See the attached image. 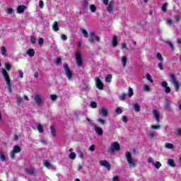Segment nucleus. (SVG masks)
Returning a JSON list of instances; mask_svg holds the SVG:
<instances>
[{
	"mask_svg": "<svg viewBox=\"0 0 181 181\" xmlns=\"http://www.w3.org/2000/svg\"><path fill=\"white\" fill-rule=\"evenodd\" d=\"M90 8L91 12L94 13L95 12V11H97V7H95V5L94 4L90 5Z\"/></svg>",
	"mask_w": 181,
	"mask_h": 181,
	"instance_id": "45",
	"label": "nucleus"
},
{
	"mask_svg": "<svg viewBox=\"0 0 181 181\" xmlns=\"http://www.w3.org/2000/svg\"><path fill=\"white\" fill-rule=\"evenodd\" d=\"M35 101L37 105H42L43 100H42V98H40V95H39V93L35 94Z\"/></svg>",
	"mask_w": 181,
	"mask_h": 181,
	"instance_id": "16",
	"label": "nucleus"
},
{
	"mask_svg": "<svg viewBox=\"0 0 181 181\" xmlns=\"http://www.w3.org/2000/svg\"><path fill=\"white\" fill-rule=\"evenodd\" d=\"M151 129H159L160 128V126L159 124L157 125H151Z\"/></svg>",
	"mask_w": 181,
	"mask_h": 181,
	"instance_id": "46",
	"label": "nucleus"
},
{
	"mask_svg": "<svg viewBox=\"0 0 181 181\" xmlns=\"http://www.w3.org/2000/svg\"><path fill=\"white\" fill-rule=\"evenodd\" d=\"M30 41L33 45H35V43H36V37H35V35H31L30 37Z\"/></svg>",
	"mask_w": 181,
	"mask_h": 181,
	"instance_id": "36",
	"label": "nucleus"
},
{
	"mask_svg": "<svg viewBox=\"0 0 181 181\" xmlns=\"http://www.w3.org/2000/svg\"><path fill=\"white\" fill-rule=\"evenodd\" d=\"M125 155H126L127 163H129V165H132V166L135 168V166H136V163H135V161L132 160V154H131L129 151H126Z\"/></svg>",
	"mask_w": 181,
	"mask_h": 181,
	"instance_id": "4",
	"label": "nucleus"
},
{
	"mask_svg": "<svg viewBox=\"0 0 181 181\" xmlns=\"http://www.w3.org/2000/svg\"><path fill=\"white\" fill-rule=\"evenodd\" d=\"M112 45L113 47H117V46H118V37L116 35L113 36Z\"/></svg>",
	"mask_w": 181,
	"mask_h": 181,
	"instance_id": "18",
	"label": "nucleus"
},
{
	"mask_svg": "<svg viewBox=\"0 0 181 181\" xmlns=\"http://www.w3.org/2000/svg\"><path fill=\"white\" fill-rule=\"evenodd\" d=\"M175 134H177V135H179V136H181V128H178L175 130Z\"/></svg>",
	"mask_w": 181,
	"mask_h": 181,
	"instance_id": "52",
	"label": "nucleus"
},
{
	"mask_svg": "<svg viewBox=\"0 0 181 181\" xmlns=\"http://www.w3.org/2000/svg\"><path fill=\"white\" fill-rule=\"evenodd\" d=\"M49 131L52 136H56V128L54 127V126H50Z\"/></svg>",
	"mask_w": 181,
	"mask_h": 181,
	"instance_id": "24",
	"label": "nucleus"
},
{
	"mask_svg": "<svg viewBox=\"0 0 181 181\" xmlns=\"http://www.w3.org/2000/svg\"><path fill=\"white\" fill-rule=\"evenodd\" d=\"M98 122H99L102 125H105V120L103 119H98Z\"/></svg>",
	"mask_w": 181,
	"mask_h": 181,
	"instance_id": "48",
	"label": "nucleus"
},
{
	"mask_svg": "<svg viewBox=\"0 0 181 181\" xmlns=\"http://www.w3.org/2000/svg\"><path fill=\"white\" fill-rule=\"evenodd\" d=\"M45 43V40L42 37L39 38L38 40V44L39 45H43Z\"/></svg>",
	"mask_w": 181,
	"mask_h": 181,
	"instance_id": "56",
	"label": "nucleus"
},
{
	"mask_svg": "<svg viewBox=\"0 0 181 181\" xmlns=\"http://www.w3.org/2000/svg\"><path fill=\"white\" fill-rule=\"evenodd\" d=\"M174 19L175 22H179V21H180V16H177V15L174 16Z\"/></svg>",
	"mask_w": 181,
	"mask_h": 181,
	"instance_id": "55",
	"label": "nucleus"
},
{
	"mask_svg": "<svg viewBox=\"0 0 181 181\" xmlns=\"http://www.w3.org/2000/svg\"><path fill=\"white\" fill-rule=\"evenodd\" d=\"M153 165L156 169H159L162 166V163L159 161H156V163H153Z\"/></svg>",
	"mask_w": 181,
	"mask_h": 181,
	"instance_id": "28",
	"label": "nucleus"
},
{
	"mask_svg": "<svg viewBox=\"0 0 181 181\" xmlns=\"http://www.w3.org/2000/svg\"><path fill=\"white\" fill-rule=\"evenodd\" d=\"M0 160L1 162H5L6 160V157L2 151H0Z\"/></svg>",
	"mask_w": 181,
	"mask_h": 181,
	"instance_id": "31",
	"label": "nucleus"
},
{
	"mask_svg": "<svg viewBox=\"0 0 181 181\" xmlns=\"http://www.w3.org/2000/svg\"><path fill=\"white\" fill-rule=\"evenodd\" d=\"M157 59L159 62H163V57H162V54H160V52L157 53Z\"/></svg>",
	"mask_w": 181,
	"mask_h": 181,
	"instance_id": "37",
	"label": "nucleus"
},
{
	"mask_svg": "<svg viewBox=\"0 0 181 181\" xmlns=\"http://www.w3.org/2000/svg\"><path fill=\"white\" fill-rule=\"evenodd\" d=\"M95 132L99 136H102L104 134L101 127H95Z\"/></svg>",
	"mask_w": 181,
	"mask_h": 181,
	"instance_id": "19",
	"label": "nucleus"
},
{
	"mask_svg": "<svg viewBox=\"0 0 181 181\" xmlns=\"http://www.w3.org/2000/svg\"><path fill=\"white\" fill-rule=\"evenodd\" d=\"M90 107H91V108H97V103L91 102L90 103Z\"/></svg>",
	"mask_w": 181,
	"mask_h": 181,
	"instance_id": "49",
	"label": "nucleus"
},
{
	"mask_svg": "<svg viewBox=\"0 0 181 181\" xmlns=\"http://www.w3.org/2000/svg\"><path fill=\"white\" fill-rule=\"evenodd\" d=\"M44 166H45V168H50V166H52V164H50V163L45 161L44 163Z\"/></svg>",
	"mask_w": 181,
	"mask_h": 181,
	"instance_id": "57",
	"label": "nucleus"
},
{
	"mask_svg": "<svg viewBox=\"0 0 181 181\" xmlns=\"http://www.w3.org/2000/svg\"><path fill=\"white\" fill-rule=\"evenodd\" d=\"M105 81H106V83H111V81H112V75L107 74L105 78Z\"/></svg>",
	"mask_w": 181,
	"mask_h": 181,
	"instance_id": "26",
	"label": "nucleus"
},
{
	"mask_svg": "<svg viewBox=\"0 0 181 181\" xmlns=\"http://www.w3.org/2000/svg\"><path fill=\"white\" fill-rule=\"evenodd\" d=\"M168 8V3H164L161 7L163 12H166Z\"/></svg>",
	"mask_w": 181,
	"mask_h": 181,
	"instance_id": "41",
	"label": "nucleus"
},
{
	"mask_svg": "<svg viewBox=\"0 0 181 181\" xmlns=\"http://www.w3.org/2000/svg\"><path fill=\"white\" fill-rule=\"evenodd\" d=\"M37 127V129L38 131V132H40V134H42L44 132V129H43V126L40 124V123H37L36 124Z\"/></svg>",
	"mask_w": 181,
	"mask_h": 181,
	"instance_id": "21",
	"label": "nucleus"
},
{
	"mask_svg": "<svg viewBox=\"0 0 181 181\" xmlns=\"http://www.w3.org/2000/svg\"><path fill=\"white\" fill-rule=\"evenodd\" d=\"M122 65L123 67H125L127 66V62H128V58L127 56H123L121 59Z\"/></svg>",
	"mask_w": 181,
	"mask_h": 181,
	"instance_id": "20",
	"label": "nucleus"
},
{
	"mask_svg": "<svg viewBox=\"0 0 181 181\" xmlns=\"http://www.w3.org/2000/svg\"><path fill=\"white\" fill-rule=\"evenodd\" d=\"M77 156V155L76 154V153L74 152H71L69 154V159H71L72 160H74V159H76V157Z\"/></svg>",
	"mask_w": 181,
	"mask_h": 181,
	"instance_id": "34",
	"label": "nucleus"
},
{
	"mask_svg": "<svg viewBox=\"0 0 181 181\" xmlns=\"http://www.w3.org/2000/svg\"><path fill=\"white\" fill-rule=\"evenodd\" d=\"M119 100L121 101H125V100H127V94L126 93H122L120 96H119Z\"/></svg>",
	"mask_w": 181,
	"mask_h": 181,
	"instance_id": "38",
	"label": "nucleus"
},
{
	"mask_svg": "<svg viewBox=\"0 0 181 181\" xmlns=\"http://www.w3.org/2000/svg\"><path fill=\"white\" fill-rule=\"evenodd\" d=\"M51 100L52 101H56L57 100V95L54 94L51 95Z\"/></svg>",
	"mask_w": 181,
	"mask_h": 181,
	"instance_id": "50",
	"label": "nucleus"
},
{
	"mask_svg": "<svg viewBox=\"0 0 181 181\" xmlns=\"http://www.w3.org/2000/svg\"><path fill=\"white\" fill-rule=\"evenodd\" d=\"M161 87H163V88H165V93L166 94H169V93H170V87L168 86V82L166 81H163L161 83Z\"/></svg>",
	"mask_w": 181,
	"mask_h": 181,
	"instance_id": "12",
	"label": "nucleus"
},
{
	"mask_svg": "<svg viewBox=\"0 0 181 181\" xmlns=\"http://www.w3.org/2000/svg\"><path fill=\"white\" fill-rule=\"evenodd\" d=\"M27 54H28L30 57H33V56H35V49H29L27 52Z\"/></svg>",
	"mask_w": 181,
	"mask_h": 181,
	"instance_id": "27",
	"label": "nucleus"
},
{
	"mask_svg": "<svg viewBox=\"0 0 181 181\" xmlns=\"http://www.w3.org/2000/svg\"><path fill=\"white\" fill-rule=\"evenodd\" d=\"M25 9H26V6L21 5L17 8L18 13H23L25 12Z\"/></svg>",
	"mask_w": 181,
	"mask_h": 181,
	"instance_id": "17",
	"label": "nucleus"
},
{
	"mask_svg": "<svg viewBox=\"0 0 181 181\" xmlns=\"http://www.w3.org/2000/svg\"><path fill=\"white\" fill-rule=\"evenodd\" d=\"M76 65L78 67H81L83 66V59H81V54L77 51L75 54Z\"/></svg>",
	"mask_w": 181,
	"mask_h": 181,
	"instance_id": "8",
	"label": "nucleus"
},
{
	"mask_svg": "<svg viewBox=\"0 0 181 181\" xmlns=\"http://www.w3.org/2000/svg\"><path fill=\"white\" fill-rule=\"evenodd\" d=\"M168 163L170 166H171V168H175V166H176V163H175V160L170 158L168 160Z\"/></svg>",
	"mask_w": 181,
	"mask_h": 181,
	"instance_id": "23",
	"label": "nucleus"
},
{
	"mask_svg": "<svg viewBox=\"0 0 181 181\" xmlns=\"http://www.w3.org/2000/svg\"><path fill=\"white\" fill-rule=\"evenodd\" d=\"M52 29L54 30V32H57L59 28V23L57 21H54L53 25H52Z\"/></svg>",
	"mask_w": 181,
	"mask_h": 181,
	"instance_id": "25",
	"label": "nucleus"
},
{
	"mask_svg": "<svg viewBox=\"0 0 181 181\" xmlns=\"http://www.w3.org/2000/svg\"><path fill=\"white\" fill-rule=\"evenodd\" d=\"M5 69H1V73L3 74V77L6 81V85L7 86V90L9 93V94L12 93V85L11 84V77H9V74H8V71H11V69H12V65L8 63H6L4 64Z\"/></svg>",
	"mask_w": 181,
	"mask_h": 181,
	"instance_id": "1",
	"label": "nucleus"
},
{
	"mask_svg": "<svg viewBox=\"0 0 181 181\" xmlns=\"http://www.w3.org/2000/svg\"><path fill=\"white\" fill-rule=\"evenodd\" d=\"M146 77L147 78V80H148V81H150V83H153V79H152V76H151V74H146Z\"/></svg>",
	"mask_w": 181,
	"mask_h": 181,
	"instance_id": "40",
	"label": "nucleus"
},
{
	"mask_svg": "<svg viewBox=\"0 0 181 181\" xmlns=\"http://www.w3.org/2000/svg\"><path fill=\"white\" fill-rule=\"evenodd\" d=\"M43 5H44V3H43V1L40 0L39 1V6L41 9H43Z\"/></svg>",
	"mask_w": 181,
	"mask_h": 181,
	"instance_id": "62",
	"label": "nucleus"
},
{
	"mask_svg": "<svg viewBox=\"0 0 181 181\" xmlns=\"http://www.w3.org/2000/svg\"><path fill=\"white\" fill-rule=\"evenodd\" d=\"M1 49L2 55L6 57L8 56V54L6 53V48H5V46H2Z\"/></svg>",
	"mask_w": 181,
	"mask_h": 181,
	"instance_id": "32",
	"label": "nucleus"
},
{
	"mask_svg": "<svg viewBox=\"0 0 181 181\" xmlns=\"http://www.w3.org/2000/svg\"><path fill=\"white\" fill-rule=\"evenodd\" d=\"M115 112L117 113L118 115H119V114H122V109L120 107H117Z\"/></svg>",
	"mask_w": 181,
	"mask_h": 181,
	"instance_id": "47",
	"label": "nucleus"
},
{
	"mask_svg": "<svg viewBox=\"0 0 181 181\" xmlns=\"http://www.w3.org/2000/svg\"><path fill=\"white\" fill-rule=\"evenodd\" d=\"M22 101H23L22 98L19 97V95H17L16 103H17V105H18V107H23V105H22Z\"/></svg>",
	"mask_w": 181,
	"mask_h": 181,
	"instance_id": "22",
	"label": "nucleus"
},
{
	"mask_svg": "<svg viewBox=\"0 0 181 181\" xmlns=\"http://www.w3.org/2000/svg\"><path fill=\"white\" fill-rule=\"evenodd\" d=\"M165 147L167 148V149H173V144L167 143L165 144Z\"/></svg>",
	"mask_w": 181,
	"mask_h": 181,
	"instance_id": "39",
	"label": "nucleus"
},
{
	"mask_svg": "<svg viewBox=\"0 0 181 181\" xmlns=\"http://www.w3.org/2000/svg\"><path fill=\"white\" fill-rule=\"evenodd\" d=\"M148 136L149 138H155V136H157V134L153 132H150Z\"/></svg>",
	"mask_w": 181,
	"mask_h": 181,
	"instance_id": "53",
	"label": "nucleus"
},
{
	"mask_svg": "<svg viewBox=\"0 0 181 181\" xmlns=\"http://www.w3.org/2000/svg\"><path fill=\"white\" fill-rule=\"evenodd\" d=\"M99 114L102 117H108V110L105 109V107H100L99 109Z\"/></svg>",
	"mask_w": 181,
	"mask_h": 181,
	"instance_id": "15",
	"label": "nucleus"
},
{
	"mask_svg": "<svg viewBox=\"0 0 181 181\" xmlns=\"http://www.w3.org/2000/svg\"><path fill=\"white\" fill-rule=\"evenodd\" d=\"M170 77L171 78V83L175 87V90L176 93L179 91V88H180V85H179V81H177V79L176 78V75L175 74H170Z\"/></svg>",
	"mask_w": 181,
	"mask_h": 181,
	"instance_id": "2",
	"label": "nucleus"
},
{
	"mask_svg": "<svg viewBox=\"0 0 181 181\" xmlns=\"http://www.w3.org/2000/svg\"><path fill=\"white\" fill-rule=\"evenodd\" d=\"M22 151V148H21V146H14L13 148L12 151L10 153V158L11 159H15L16 153H19V152H21Z\"/></svg>",
	"mask_w": 181,
	"mask_h": 181,
	"instance_id": "5",
	"label": "nucleus"
},
{
	"mask_svg": "<svg viewBox=\"0 0 181 181\" xmlns=\"http://www.w3.org/2000/svg\"><path fill=\"white\" fill-rule=\"evenodd\" d=\"M94 40L95 42H100V37H98V35H95V33H94V32H90L89 39V42L90 43V45H93V43H94Z\"/></svg>",
	"mask_w": 181,
	"mask_h": 181,
	"instance_id": "7",
	"label": "nucleus"
},
{
	"mask_svg": "<svg viewBox=\"0 0 181 181\" xmlns=\"http://www.w3.org/2000/svg\"><path fill=\"white\" fill-rule=\"evenodd\" d=\"M13 13V9H12L11 8H7V13L8 15H12Z\"/></svg>",
	"mask_w": 181,
	"mask_h": 181,
	"instance_id": "54",
	"label": "nucleus"
},
{
	"mask_svg": "<svg viewBox=\"0 0 181 181\" xmlns=\"http://www.w3.org/2000/svg\"><path fill=\"white\" fill-rule=\"evenodd\" d=\"M78 155V158H80V159H83L84 158V156H86V155H87V150H86V148H78L76 151Z\"/></svg>",
	"mask_w": 181,
	"mask_h": 181,
	"instance_id": "10",
	"label": "nucleus"
},
{
	"mask_svg": "<svg viewBox=\"0 0 181 181\" xmlns=\"http://www.w3.org/2000/svg\"><path fill=\"white\" fill-rule=\"evenodd\" d=\"M61 39L62 40H67V35H64V34H62L61 35Z\"/></svg>",
	"mask_w": 181,
	"mask_h": 181,
	"instance_id": "60",
	"label": "nucleus"
},
{
	"mask_svg": "<svg viewBox=\"0 0 181 181\" xmlns=\"http://www.w3.org/2000/svg\"><path fill=\"white\" fill-rule=\"evenodd\" d=\"M83 8L84 9H88V0H84Z\"/></svg>",
	"mask_w": 181,
	"mask_h": 181,
	"instance_id": "43",
	"label": "nucleus"
},
{
	"mask_svg": "<svg viewBox=\"0 0 181 181\" xmlns=\"http://www.w3.org/2000/svg\"><path fill=\"white\" fill-rule=\"evenodd\" d=\"M132 95H134V90H132V88H129L128 96L129 97V98H131Z\"/></svg>",
	"mask_w": 181,
	"mask_h": 181,
	"instance_id": "42",
	"label": "nucleus"
},
{
	"mask_svg": "<svg viewBox=\"0 0 181 181\" xmlns=\"http://www.w3.org/2000/svg\"><path fill=\"white\" fill-rule=\"evenodd\" d=\"M134 108L136 112H139V111H141V106H139L138 103L134 105Z\"/></svg>",
	"mask_w": 181,
	"mask_h": 181,
	"instance_id": "29",
	"label": "nucleus"
},
{
	"mask_svg": "<svg viewBox=\"0 0 181 181\" xmlns=\"http://www.w3.org/2000/svg\"><path fill=\"white\" fill-rule=\"evenodd\" d=\"M64 69L68 80H71V78H73V72H71V70L67 64H64Z\"/></svg>",
	"mask_w": 181,
	"mask_h": 181,
	"instance_id": "3",
	"label": "nucleus"
},
{
	"mask_svg": "<svg viewBox=\"0 0 181 181\" xmlns=\"http://www.w3.org/2000/svg\"><path fill=\"white\" fill-rule=\"evenodd\" d=\"M81 32H82V34L83 35V37L87 39V37H88V32H87V30H86L85 29H81Z\"/></svg>",
	"mask_w": 181,
	"mask_h": 181,
	"instance_id": "35",
	"label": "nucleus"
},
{
	"mask_svg": "<svg viewBox=\"0 0 181 181\" xmlns=\"http://www.w3.org/2000/svg\"><path fill=\"white\" fill-rule=\"evenodd\" d=\"M165 110L170 109V105L169 102L167 101V103H165Z\"/></svg>",
	"mask_w": 181,
	"mask_h": 181,
	"instance_id": "59",
	"label": "nucleus"
},
{
	"mask_svg": "<svg viewBox=\"0 0 181 181\" xmlns=\"http://www.w3.org/2000/svg\"><path fill=\"white\" fill-rule=\"evenodd\" d=\"M60 62H62V58L59 57L56 59V61L54 62L55 64H59V63H60Z\"/></svg>",
	"mask_w": 181,
	"mask_h": 181,
	"instance_id": "63",
	"label": "nucleus"
},
{
	"mask_svg": "<svg viewBox=\"0 0 181 181\" xmlns=\"http://www.w3.org/2000/svg\"><path fill=\"white\" fill-rule=\"evenodd\" d=\"M114 9V5L111 3H110L108 7H107V12H109V13H111V12H112V10Z\"/></svg>",
	"mask_w": 181,
	"mask_h": 181,
	"instance_id": "33",
	"label": "nucleus"
},
{
	"mask_svg": "<svg viewBox=\"0 0 181 181\" xmlns=\"http://www.w3.org/2000/svg\"><path fill=\"white\" fill-rule=\"evenodd\" d=\"M95 86H96V88H98V90H104V83H103V81H101V79L100 78V77H96L95 78Z\"/></svg>",
	"mask_w": 181,
	"mask_h": 181,
	"instance_id": "9",
	"label": "nucleus"
},
{
	"mask_svg": "<svg viewBox=\"0 0 181 181\" xmlns=\"http://www.w3.org/2000/svg\"><path fill=\"white\" fill-rule=\"evenodd\" d=\"M88 151H90V152H94V151H95V145L92 144L90 146Z\"/></svg>",
	"mask_w": 181,
	"mask_h": 181,
	"instance_id": "44",
	"label": "nucleus"
},
{
	"mask_svg": "<svg viewBox=\"0 0 181 181\" xmlns=\"http://www.w3.org/2000/svg\"><path fill=\"white\" fill-rule=\"evenodd\" d=\"M26 173L28 175H34L35 174V168H27Z\"/></svg>",
	"mask_w": 181,
	"mask_h": 181,
	"instance_id": "30",
	"label": "nucleus"
},
{
	"mask_svg": "<svg viewBox=\"0 0 181 181\" xmlns=\"http://www.w3.org/2000/svg\"><path fill=\"white\" fill-rule=\"evenodd\" d=\"M153 115L154 116V117L156 118V121L157 124H159V122H160V115L159 114V112H158V110H153Z\"/></svg>",
	"mask_w": 181,
	"mask_h": 181,
	"instance_id": "13",
	"label": "nucleus"
},
{
	"mask_svg": "<svg viewBox=\"0 0 181 181\" xmlns=\"http://www.w3.org/2000/svg\"><path fill=\"white\" fill-rule=\"evenodd\" d=\"M99 164L100 166H104V168H106L108 171L111 170V164L107 160H100L99 161Z\"/></svg>",
	"mask_w": 181,
	"mask_h": 181,
	"instance_id": "11",
	"label": "nucleus"
},
{
	"mask_svg": "<svg viewBox=\"0 0 181 181\" xmlns=\"http://www.w3.org/2000/svg\"><path fill=\"white\" fill-rule=\"evenodd\" d=\"M157 67H158V69H160V70H163V64L158 63L157 65Z\"/></svg>",
	"mask_w": 181,
	"mask_h": 181,
	"instance_id": "58",
	"label": "nucleus"
},
{
	"mask_svg": "<svg viewBox=\"0 0 181 181\" xmlns=\"http://www.w3.org/2000/svg\"><path fill=\"white\" fill-rule=\"evenodd\" d=\"M153 115L154 116V117L156 118V121L157 124H159V122H160V115L159 114V112H158V110H153Z\"/></svg>",
	"mask_w": 181,
	"mask_h": 181,
	"instance_id": "14",
	"label": "nucleus"
},
{
	"mask_svg": "<svg viewBox=\"0 0 181 181\" xmlns=\"http://www.w3.org/2000/svg\"><path fill=\"white\" fill-rule=\"evenodd\" d=\"M113 181H119V177L117 176V175H115L113 177Z\"/></svg>",
	"mask_w": 181,
	"mask_h": 181,
	"instance_id": "64",
	"label": "nucleus"
},
{
	"mask_svg": "<svg viewBox=\"0 0 181 181\" xmlns=\"http://www.w3.org/2000/svg\"><path fill=\"white\" fill-rule=\"evenodd\" d=\"M143 90H144V91H150L151 88L149 86H148V85H146L143 87Z\"/></svg>",
	"mask_w": 181,
	"mask_h": 181,
	"instance_id": "51",
	"label": "nucleus"
},
{
	"mask_svg": "<svg viewBox=\"0 0 181 181\" xmlns=\"http://www.w3.org/2000/svg\"><path fill=\"white\" fill-rule=\"evenodd\" d=\"M18 74L21 78H23V71L22 70H18Z\"/></svg>",
	"mask_w": 181,
	"mask_h": 181,
	"instance_id": "61",
	"label": "nucleus"
},
{
	"mask_svg": "<svg viewBox=\"0 0 181 181\" xmlns=\"http://www.w3.org/2000/svg\"><path fill=\"white\" fill-rule=\"evenodd\" d=\"M121 149V146H119V144L118 142H113L110 148H109L110 153H113V152H115L116 151H119Z\"/></svg>",
	"mask_w": 181,
	"mask_h": 181,
	"instance_id": "6",
	"label": "nucleus"
}]
</instances>
